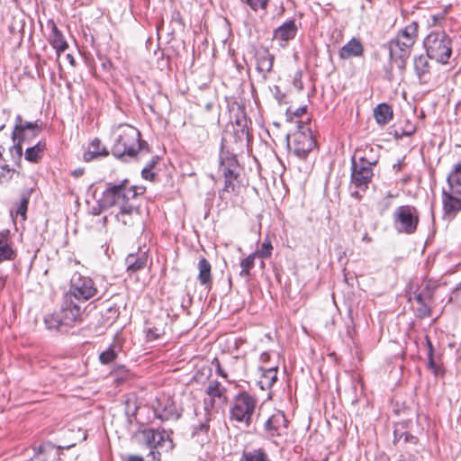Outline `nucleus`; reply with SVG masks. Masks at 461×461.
<instances>
[{"label":"nucleus","mask_w":461,"mask_h":461,"mask_svg":"<svg viewBox=\"0 0 461 461\" xmlns=\"http://www.w3.org/2000/svg\"><path fill=\"white\" fill-rule=\"evenodd\" d=\"M416 131L415 126L412 124H408V126L404 129H400V131H395V138L402 139L403 136H411Z\"/></svg>","instance_id":"obj_49"},{"label":"nucleus","mask_w":461,"mask_h":461,"mask_svg":"<svg viewBox=\"0 0 461 461\" xmlns=\"http://www.w3.org/2000/svg\"><path fill=\"white\" fill-rule=\"evenodd\" d=\"M418 438L411 434L410 432L406 431L402 437V443L399 444L401 447H406L407 445H417L418 444Z\"/></svg>","instance_id":"obj_48"},{"label":"nucleus","mask_w":461,"mask_h":461,"mask_svg":"<svg viewBox=\"0 0 461 461\" xmlns=\"http://www.w3.org/2000/svg\"><path fill=\"white\" fill-rule=\"evenodd\" d=\"M249 139V130L245 115L237 117L234 122L226 125L219 154L220 173H240L243 170L237 156L248 145Z\"/></svg>","instance_id":"obj_2"},{"label":"nucleus","mask_w":461,"mask_h":461,"mask_svg":"<svg viewBox=\"0 0 461 461\" xmlns=\"http://www.w3.org/2000/svg\"><path fill=\"white\" fill-rule=\"evenodd\" d=\"M43 123L41 120L34 122L24 121L21 114H17L14 120V127L12 132L13 146L10 150L17 157H22L23 145L32 143V140L42 131Z\"/></svg>","instance_id":"obj_5"},{"label":"nucleus","mask_w":461,"mask_h":461,"mask_svg":"<svg viewBox=\"0 0 461 461\" xmlns=\"http://www.w3.org/2000/svg\"><path fill=\"white\" fill-rule=\"evenodd\" d=\"M246 4L254 11L266 9L269 0H245Z\"/></svg>","instance_id":"obj_45"},{"label":"nucleus","mask_w":461,"mask_h":461,"mask_svg":"<svg viewBox=\"0 0 461 461\" xmlns=\"http://www.w3.org/2000/svg\"><path fill=\"white\" fill-rule=\"evenodd\" d=\"M428 57L440 64H447L452 55V41L443 30H433L424 39Z\"/></svg>","instance_id":"obj_6"},{"label":"nucleus","mask_w":461,"mask_h":461,"mask_svg":"<svg viewBox=\"0 0 461 461\" xmlns=\"http://www.w3.org/2000/svg\"><path fill=\"white\" fill-rule=\"evenodd\" d=\"M147 338L149 340L159 339L165 333L164 328L152 327L147 330Z\"/></svg>","instance_id":"obj_43"},{"label":"nucleus","mask_w":461,"mask_h":461,"mask_svg":"<svg viewBox=\"0 0 461 461\" xmlns=\"http://www.w3.org/2000/svg\"><path fill=\"white\" fill-rule=\"evenodd\" d=\"M302 77L303 73L301 70H297L293 77V85L298 91H302L303 89Z\"/></svg>","instance_id":"obj_50"},{"label":"nucleus","mask_w":461,"mask_h":461,"mask_svg":"<svg viewBox=\"0 0 461 461\" xmlns=\"http://www.w3.org/2000/svg\"><path fill=\"white\" fill-rule=\"evenodd\" d=\"M206 397L203 400L204 410L207 412L216 407L228 403L227 388L218 380H210L205 389Z\"/></svg>","instance_id":"obj_13"},{"label":"nucleus","mask_w":461,"mask_h":461,"mask_svg":"<svg viewBox=\"0 0 461 461\" xmlns=\"http://www.w3.org/2000/svg\"><path fill=\"white\" fill-rule=\"evenodd\" d=\"M251 54L255 61V68L263 82H267L273 71L275 55L265 46H252Z\"/></svg>","instance_id":"obj_12"},{"label":"nucleus","mask_w":461,"mask_h":461,"mask_svg":"<svg viewBox=\"0 0 461 461\" xmlns=\"http://www.w3.org/2000/svg\"><path fill=\"white\" fill-rule=\"evenodd\" d=\"M15 258V252L11 247L10 230L0 231V263L6 260H13Z\"/></svg>","instance_id":"obj_27"},{"label":"nucleus","mask_w":461,"mask_h":461,"mask_svg":"<svg viewBox=\"0 0 461 461\" xmlns=\"http://www.w3.org/2000/svg\"><path fill=\"white\" fill-rule=\"evenodd\" d=\"M240 461H272L267 452L262 448L244 450Z\"/></svg>","instance_id":"obj_33"},{"label":"nucleus","mask_w":461,"mask_h":461,"mask_svg":"<svg viewBox=\"0 0 461 461\" xmlns=\"http://www.w3.org/2000/svg\"><path fill=\"white\" fill-rule=\"evenodd\" d=\"M47 27L50 30V32L47 37V41L56 50L57 55L60 56V54L68 48V44L62 32L58 28L53 19H49L47 21Z\"/></svg>","instance_id":"obj_17"},{"label":"nucleus","mask_w":461,"mask_h":461,"mask_svg":"<svg viewBox=\"0 0 461 461\" xmlns=\"http://www.w3.org/2000/svg\"><path fill=\"white\" fill-rule=\"evenodd\" d=\"M442 205L443 218L451 221L461 212V196L451 194L447 191V189H443Z\"/></svg>","instance_id":"obj_16"},{"label":"nucleus","mask_w":461,"mask_h":461,"mask_svg":"<svg viewBox=\"0 0 461 461\" xmlns=\"http://www.w3.org/2000/svg\"><path fill=\"white\" fill-rule=\"evenodd\" d=\"M406 431H402L399 429H395L393 431V444L398 445L402 443V437Z\"/></svg>","instance_id":"obj_52"},{"label":"nucleus","mask_w":461,"mask_h":461,"mask_svg":"<svg viewBox=\"0 0 461 461\" xmlns=\"http://www.w3.org/2000/svg\"><path fill=\"white\" fill-rule=\"evenodd\" d=\"M32 192V189H30V190L23 193V194L21 196V201H20L19 206L16 210V214H20L22 216L23 220L26 219V212H27L29 200H30Z\"/></svg>","instance_id":"obj_41"},{"label":"nucleus","mask_w":461,"mask_h":461,"mask_svg":"<svg viewBox=\"0 0 461 461\" xmlns=\"http://www.w3.org/2000/svg\"><path fill=\"white\" fill-rule=\"evenodd\" d=\"M418 23L411 22L400 30L395 37L414 45L418 38Z\"/></svg>","instance_id":"obj_31"},{"label":"nucleus","mask_w":461,"mask_h":461,"mask_svg":"<svg viewBox=\"0 0 461 461\" xmlns=\"http://www.w3.org/2000/svg\"><path fill=\"white\" fill-rule=\"evenodd\" d=\"M65 294L81 303L91 299H100L102 296L94 279L79 272L72 275L69 288Z\"/></svg>","instance_id":"obj_8"},{"label":"nucleus","mask_w":461,"mask_h":461,"mask_svg":"<svg viewBox=\"0 0 461 461\" xmlns=\"http://www.w3.org/2000/svg\"><path fill=\"white\" fill-rule=\"evenodd\" d=\"M429 59L427 54H420L413 59L414 72L420 83H427L429 78L430 65Z\"/></svg>","instance_id":"obj_23"},{"label":"nucleus","mask_w":461,"mask_h":461,"mask_svg":"<svg viewBox=\"0 0 461 461\" xmlns=\"http://www.w3.org/2000/svg\"><path fill=\"white\" fill-rule=\"evenodd\" d=\"M148 251L140 248L134 253H130L125 258L126 271L129 276H131L147 267L148 264Z\"/></svg>","instance_id":"obj_19"},{"label":"nucleus","mask_w":461,"mask_h":461,"mask_svg":"<svg viewBox=\"0 0 461 461\" xmlns=\"http://www.w3.org/2000/svg\"><path fill=\"white\" fill-rule=\"evenodd\" d=\"M258 398L247 391H241L233 398L230 407L232 421L250 427L258 407Z\"/></svg>","instance_id":"obj_7"},{"label":"nucleus","mask_w":461,"mask_h":461,"mask_svg":"<svg viewBox=\"0 0 461 461\" xmlns=\"http://www.w3.org/2000/svg\"><path fill=\"white\" fill-rule=\"evenodd\" d=\"M306 112V106L298 107L294 112H293L294 115L296 117L302 116Z\"/></svg>","instance_id":"obj_59"},{"label":"nucleus","mask_w":461,"mask_h":461,"mask_svg":"<svg viewBox=\"0 0 461 461\" xmlns=\"http://www.w3.org/2000/svg\"><path fill=\"white\" fill-rule=\"evenodd\" d=\"M119 308L116 305H113L106 309L105 313L103 315V317L105 319L106 322L112 324L119 317Z\"/></svg>","instance_id":"obj_42"},{"label":"nucleus","mask_w":461,"mask_h":461,"mask_svg":"<svg viewBox=\"0 0 461 461\" xmlns=\"http://www.w3.org/2000/svg\"><path fill=\"white\" fill-rule=\"evenodd\" d=\"M428 368L437 376L444 375L443 367L435 362L434 357L428 358Z\"/></svg>","instance_id":"obj_44"},{"label":"nucleus","mask_w":461,"mask_h":461,"mask_svg":"<svg viewBox=\"0 0 461 461\" xmlns=\"http://www.w3.org/2000/svg\"><path fill=\"white\" fill-rule=\"evenodd\" d=\"M425 342L426 347L428 348V358L434 357V348L430 340V338L428 335L425 336Z\"/></svg>","instance_id":"obj_53"},{"label":"nucleus","mask_w":461,"mask_h":461,"mask_svg":"<svg viewBox=\"0 0 461 461\" xmlns=\"http://www.w3.org/2000/svg\"><path fill=\"white\" fill-rule=\"evenodd\" d=\"M273 246L271 240L268 238H266L260 247L253 252L256 254L258 258H268L272 255Z\"/></svg>","instance_id":"obj_40"},{"label":"nucleus","mask_w":461,"mask_h":461,"mask_svg":"<svg viewBox=\"0 0 461 461\" xmlns=\"http://www.w3.org/2000/svg\"><path fill=\"white\" fill-rule=\"evenodd\" d=\"M144 192V186L129 185L127 179L118 184L107 183L98 201L99 205L103 209L114 208L112 214H114L115 219L124 226H132L135 218L139 216V210L133 200Z\"/></svg>","instance_id":"obj_1"},{"label":"nucleus","mask_w":461,"mask_h":461,"mask_svg":"<svg viewBox=\"0 0 461 461\" xmlns=\"http://www.w3.org/2000/svg\"><path fill=\"white\" fill-rule=\"evenodd\" d=\"M52 449H54V447L51 444H50V443L41 445L38 447V451L36 452V456L39 458L41 453L47 452V451L52 450Z\"/></svg>","instance_id":"obj_55"},{"label":"nucleus","mask_w":461,"mask_h":461,"mask_svg":"<svg viewBox=\"0 0 461 461\" xmlns=\"http://www.w3.org/2000/svg\"><path fill=\"white\" fill-rule=\"evenodd\" d=\"M271 92L275 97V99L279 103V104H285L286 103V95L281 91V88L280 86H274L273 88H271Z\"/></svg>","instance_id":"obj_47"},{"label":"nucleus","mask_w":461,"mask_h":461,"mask_svg":"<svg viewBox=\"0 0 461 461\" xmlns=\"http://www.w3.org/2000/svg\"><path fill=\"white\" fill-rule=\"evenodd\" d=\"M351 173H368L373 171V167L377 163L375 158L367 159L364 156L357 157L354 155L352 157Z\"/></svg>","instance_id":"obj_28"},{"label":"nucleus","mask_w":461,"mask_h":461,"mask_svg":"<svg viewBox=\"0 0 461 461\" xmlns=\"http://www.w3.org/2000/svg\"><path fill=\"white\" fill-rule=\"evenodd\" d=\"M385 47L389 50L390 61L394 62L399 68L404 69L413 45L394 37L385 44Z\"/></svg>","instance_id":"obj_14"},{"label":"nucleus","mask_w":461,"mask_h":461,"mask_svg":"<svg viewBox=\"0 0 461 461\" xmlns=\"http://www.w3.org/2000/svg\"><path fill=\"white\" fill-rule=\"evenodd\" d=\"M122 461H144V458L139 455H129Z\"/></svg>","instance_id":"obj_58"},{"label":"nucleus","mask_w":461,"mask_h":461,"mask_svg":"<svg viewBox=\"0 0 461 461\" xmlns=\"http://www.w3.org/2000/svg\"><path fill=\"white\" fill-rule=\"evenodd\" d=\"M210 420H211L210 412L206 411L203 420H199V422L197 424H194L192 426V433H191L192 437L193 438L197 437V438L199 437H202V440H203L204 438H207V435H208V432L210 429V424H209Z\"/></svg>","instance_id":"obj_34"},{"label":"nucleus","mask_w":461,"mask_h":461,"mask_svg":"<svg viewBox=\"0 0 461 461\" xmlns=\"http://www.w3.org/2000/svg\"><path fill=\"white\" fill-rule=\"evenodd\" d=\"M393 108L391 105L382 103L374 109V117L380 125L388 123L393 119Z\"/></svg>","instance_id":"obj_29"},{"label":"nucleus","mask_w":461,"mask_h":461,"mask_svg":"<svg viewBox=\"0 0 461 461\" xmlns=\"http://www.w3.org/2000/svg\"><path fill=\"white\" fill-rule=\"evenodd\" d=\"M364 46L359 39L352 38L339 50V56L341 59L359 58L364 55Z\"/></svg>","instance_id":"obj_22"},{"label":"nucleus","mask_w":461,"mask_h":461,"mask_svg":"<svg viewBox=\"0 0 461 461\" xmlns=\"http://www.w3.org/2000/svg\"><path fill=\"white\" fill-rule=\"evenodd\" d=\"M258 258L256 254L251 253L247 258L241 260L240 267L241 271L240 272V276L242 277H249L250 276V270L255 266V258Z\"/></svg>","instance_id":"obj_39"},{"label":"nucleus","mask_w":461,"mask_h":461,"mask_svg":"<svg viewBox=\"0 0 461 461\" xmlns=\"http://www.w3.org/2000/svg\"><path fill=\"white\" fill-rule=\"evenodd\" d=\"M451 173H461V163L456 164Z\"/></svg>","instance_id":"obj_62"},{"label":"nucleus","mask_w":461,"mask_h":461,"mask_svg":"<svg viewBox=\"0 0 461 461\" xmlns=\"http://www.w3.org/2000/svg\"><path fill=\"white\" fill-rule=\"evenodd\" d=\"M156 449L157 448H149L148 456H150L152 461H160V452Z\"/></svg>","instance_id":"obj_57"},{"label":"nucleus","mask_w":461,"mask_h":461,"mask_svg":"<svg viewBox=\"0 0 461 461\" xmlns=\"http://www.w3.org/2000/svg\"><path fill=\"white\" fill-rule=\"evenodd\" d=\"M114 140L112 154L119 158L125 156L133 158L141 149L145 141L140 140V131L127 123H121L113 129Z\"/></svg>","instance_id":"obj_4"},{"label":"nucleus","mask_w":461,"mask_h":461,"mask_svg":"<svg viewBox=\"0 0 461 461\" xmlns=\"http://www.w3.org/2000/svg\"><path fill=\"white\" fill-rule=\"evenodd\" d=\"M121 347L116 344H111L105 350L99 354V361L102 365H109L118 357Z\"/></svg>","instance_id":"obj_36"},{"label":"nucleus","mask_w":461,"mask_h":461,"mask_svg":"<svg viewBox=\"0 0 461 461\" xmlns=\"http://www.w3.org/2000/svg\"><path fill=\"white\" fill-rule=\"evenodd\" d=\"M393 63L390 61V64L388 67L384 68V78L388 81H393Z\"/></svg>","instance_id":"obj_54"},{"label":"nucleus","mask_w":461,"mask_h":461,"mask_svg":"<svg viewBox=\"0 0 461 461\" xmlns=\"http://www.w3.org/2000/svg\"><path fill=\"white\" fill-rule=\"evenodd\" d=\"M143 441L149 448H158L161 447L165 441V430L155 429L152 428L144 429L140 431Z\"/></svg>","instance_id":"obj_24"},{"label":"nucleus","mask_w":461,"mask_h":461,"mask_svg":"<svg viewBox=\"0 0 461 461\" xmlns=\"http://www.w3.org/2000/svg\"><path fill=\"white\" fill-rule=\"evenodd\" d=\"M437 285L430 280H425L421 284L420 291H411V288L407 292L406 296L408 301H416L419 306L417 307V316L420 319L430 317L432 314L431 303L434 299V294Z\"/></svg>","instance_id":"obj_9"},{"label":"nucleus","mask_w":461,"mask_h":461,"mask_svg":"<svg viewBox=\"0 0 461 461\" xmlns=\"http://www.w3.org/2000/svg\"><path fill=\"white\" fill-rule=\"evenodd\" d=\"M297 26L294 19L288 20L274 31V39L287 42L293 40L297 33Z\"/></svg>","instance_id":"obj_25"},{"label":"nucleus","mask_w":461,"mask_h":461,"mask_svg":"<svg viewBox=\"0 0 461 461\" xmlns=\"http://www.w3.org/2000/svg\"><path fill=\"white\" fill-rule=\"evenodd\" d=\"M108 154L107 149L101 145L99 139L95 138L91 141L83 157L86 161H90L97 157H106Z\"/></svg>","instance_id":"obj_30"},{"label":"nucleus","mask_w":461,"mask_h":461,"mask_svg":"<svg viewBox=\"0 0 461 461\" xmlns=\"http://www.w3.org/2000/svg\"><path fill=\"white\" fill-rule=\"evenodd\" d=\"M212 366H214L215 372L218 375L222 377L225 380H228V373L226 370L222 367L221 363L219 358L214 357L212 360Z\"/></svg>","instance_id":"obj_46"},{"label":"nucleus","mask_w":461,"mask_h":461,"mask_svg":"<svg viewBox=\"0 0 461 461\" xmlns=\"http://www.w3.org/2000/svg\"><path fill=\"white\" fill-rule=\"evenodd\" d=\"M111 375L118 383H123L131 380L134 376V375L123 365H119L115 366L112 370Z\"/></svg>","instance_id":"obj_37"},{"label":"nucleus","mask_w":461,"mask_h":461,"mask_svg":"<svg viewBox=\"0 0 461 461\" xmlns=\"http://www.w3.org/2000/svg\"><path fill=\"white\" fill-rule=\"evenodd\" d=\"M350 194L357 200H360L363 194L367 190L373 175H350Z\"/></svg>","instance_id":"obj_21"},{"label":"nucleus","mask_w":461,"mask_h":461,"mask_svg":"<svg viewBox=\"0 0 461 461\" xmlns=\"http://www.w3.org/2000/svg\"><path fill=\"white\" fill-rule=\"evenodd\" d=\"M198 270L197 279L200 285L210 290L212 285V266L205 258L199 260Z\"/></svg>","instance_id":"obj_26"},{"label":"nucleus","mask_w":461,"mask_h":461,"mask_svg":"<svg viewBox=\"0 0 461 461\" xmlns=\"http://www.w3.org/2000/svg\"><path fill=\"white\" fill-rule=\"evenodd\" d=\"M102 66H103V68H104V69H110V68L113 67V63H112V61H111V60H109V59H108V60L104 61V62L102 64Z\"/></svg>","instance_id":"obj_61"},{"label":"nucleus","mask_w":461,"mask_h":461,"mask_svg":"<svg viewBox=\"0 0 461 461\" xmlns=\"http://www.w3.org/2000/svg\"><path fill=\"white\" fill-rule=\"evenodd\" d=\"M107 220H108L107 216H104V217L96 220L95 221V224H99L100 223L102 225V227L105 229L106 228V224H107Z\"/></svg>","instance_id":"obj_60"},{"label":"nucleus","mask_w":461,"mask_h":461,"mask_svg":"<svg viewBox=\"0 0 461 461\" xmlns=\"http://www.w3.org/2000/svg\"><path fill=\"white\" fill-rule=\"evenodd\" d=\"M362 240L366 243H370L372 241V238L369 237L367 233H365L362 237Z\"/></svg>","instance_id":"obj_63"},{"label":"nucleus","mask_w":461,"mask_h":461,"mask_svg":"<svg viewBox=\"0 0 461 461\" xmlns=\"http://www.w3.org/2000/svg\"><path fill=\"white\" fill-rule=\"evenodd\" d=\"M447 181L448 185L447 191L461 196V175H447Z\"/></svg>","instance_id":"obj_38"},{"label":"nucleus","mask_w":461,"mask_h":461,"mask_svg":"<svg viewBox=\"0 0 461 461\" xmlns=\"http://www.w3.org/2000/svg\"><path fill=\"white\" fill-rule=\"evenodd\" d=\"M46 149L45 140H39L36 144L29 147L24 151L25 159L30 162H37L43 157L44 150Z\"/></svg>","instance_id":"obj_32"},{"label":"nucleus","mask_w":461,"mask_h":461,"mask_svg":"<svg viewBox=\"0 0 461 461\" xmlns=\"http://www.w3.org/2000/svg\"><path fill=\"white\" fill-rule=\"evenodd\" d=\"M240 175H224V186L222 193L238 194L244 185L240 181Z\"/></svg>","instance_id":"obj_35"},{"label":"nucleus","mask_w":461,"mask_h":461,"mask_svg":"<svg viewBox=\"0 0 461 461\" xmlns=\"http://www.w3.org/2000/svg\"><path fill=\"white\" fill-rule=\"evenodd\" d=\"M155 416L162 421L176 420L179 417L175 402L169 397L158 401L154 407Z\"/></svg>","instance_id":"obj_18"},{"label":"nucleus","mask_w":461,"mask_h":461,"mask_svg":"<svg viewBox=\"0 0 461 461\" xmlns=\"http://www.w3.org/2000/svg\"><path fill=\"white\" fill-rule=\"evenodd\" d=\"M85 310L81 303L64 294L59 309L46 314L44 323L49 330L68 332L83 321Z\"/></svg>","instance_id":"obj_3"},{"label":"nucleus","mask_w":461,"mask_h":461,"mask_svg":"<svg viewBox=\"0 0 461 461\" xmlns=\"http://www.w3.org/2000/svg\"><path fill=\"white\" fill-rule=\"evenodd\" d=\"M158 156H154L151 160L141 169L140 173H151V170L155 168V165L158 163Z\"/></svg>","instance_id":"obj_51"},{"label":"nucleus","mask_w":461,"mask_h":461,"mask_svg":"<svg viewBox=\"0 0 461 461\" xmlns=\"http://www.w3.org/2000/svg\"><path fill=\"white\" fill-rule=\"evenodd\" d=\"M260 379L258 384L262 390H269L277 380V365H264L258 366Z\"/></svg>","instance_id":"obj_20"},{"label":"nucleus","mask_w":461,"mask_h":461,"mask_svg":"<svg viewBox=\"0 0 461 461\" xmlns=\"http://www.w3.org/2000/svg\"><path fill=\"white\" fill-rule=\"evenodd\" d=\"M259 360H260V363H261L260 366L270 365V360H271L270 353L267 352V351L263 352L260 355Z\"/></svg>","instance_id":"obj_56"},{"label":"nucleus","mask_w":461,"mask_h":461,"mask_svg":"<svg viewBox=\"0 0 461 461\" xmlns=\"http://www.w3.org/2000/svg\"><path fill=\"white\" fill-rule=\"evenodd\" d=\"M315 141L312 137L302 131H297L294 135L293 143L288 142V147L293 149L294 153L299 158L305 156L313 149Z\"/></svg>","instance_id":"obj_15"},{"label":"nucleus","mask_w":461,"mask_h":461,"mask_svg":"<svg viewBox=\"0 0 461 461\" xmlns=\"http://www.w3.org/2000/svg\"><path fill=\"white\" fill-rule=\"evenodd\" d=\"M393 220L396 230L399 232L412 234L417 230L420 215L414 206L402 205L395 210Z\"/></svg>","instance_id":"obj_11"},{"label":"nucleus","mask_w":461,"mask_h":461,"mask_svg":"<svg viewBox=\"0 0 461 461\" xmlns=\"http://www.w3.org/2000/svg\"><path fill=\"white\" fill-rule=\"evenodd\" d=\"M142 176H144L145 179L154 181L157 175L150 174V175H142Z\"/></svg>","instance_id":"obj_64"},{"label":"nucleus","mask_w":461,"mask_h":461,"mask_svg":"<svg viewBox=\"0 0 461 461\" xmlns=\"http://www.w3.org/2000/svg\"><path fill=\"white\" fill-rule=\"evenodd\" d=\"M289 421L282 411H276L271 414L263 425L264 436L275 444L278 445L279 440L287 436Z\"/></svg>","instance_id":"obj_10"}]
</instances>
